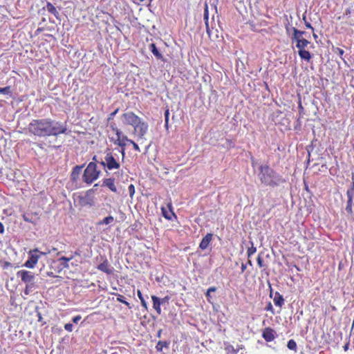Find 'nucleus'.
Returning <instances> with one entry per match:
<instances>
[{
    "label": "nucleus",
    "instance_id": "1",
    "mask_svg": "<svg viewBox=\"0 0 354 354\" xmlns=\"http://www.w3.org/2000/svg\"><path fill=\"white\" fill-rule=\"evenodd\" d=\"M28 129L30 133L39 137L57 136L67 131L66 122L62 123L51 118L33 120Z\"/></svg>",
    "mask_w": 354,
    "mask_h": 354
},
{
    "label": "nucleus",
    "instance_id": "2",
    "mask_svg": "<svg viewBox=\"0 0 354 354\" xmlns=\"http://www.w3.org/2000/svg\"><path fill=\"white\" fill-rule=\"evenodd\" d=\"M258 176L262 184L272 187L279 186L286 182L285 179L280 174L268 165L259 167Z\"/></svg>",
    "mask_w": 354,
    "mask_h": 354
},
{
    "label": "nucleus",
    "instance_id": "3",
    "mask_svg": "<svg viewBox=\"0 0 354 354\" xmlns=\"http://www.w3.org/2000/svg\"><path fill=\"white\" fill-rule=\"evenodd\" d=\"M100 174V171L97 169V165L91 162L87 165L82 175V180L86 184H91L97 180Z\"/></svg>",
    "mask_w": 354,
    "mask_h": 354
},
{
    "label": "nucleus",
    "instance_id": "4",
    "mask_svg": "<svg viewBox=\"0 0 354 354\" xmlns=\"http://www.w3.org/2000/svg\"><path fill=\"white\" fill-rule=\"evenodd\" d=\"M347 201L345 210L348 215H353L354 185L346 191Z\"/></svg>",
    "mask_w": 354,
    "mask_h": 354
},
{
    "label": "nucleus",
    "instance_id": "5",
    "mask_svg": "<svg viewBox=\"0 0 354 354\" xmlns=\"http://www.w3.org/2000/svg\"><path fill=\"white\" fill-rule=\"evenodd\" d=\"M17 276L20 277L21 281L26 284L35 285V277L34 273L27 270H19L17 273Z\"/></svg>",
    "mask_w": 354,
    "mask_h": 354
},
{
    "label": "nucleus",
    "instance_id": "6",
    "mask_svg": "<svg viewBox=\"0 0 354 354\" xmlns=\"http://www.w3.org/2000/svg\"><path fill=\"white\" fill-rule=\"evenodd\" d=\"M122 117L124 124L131 125L133 127L139 122V120H140L138 115L131 111L123 113Z\"/></svg>",
    "mask_w": 354,
    "mask_h": 354
},
{
    "label": "nucleus",
    "instance_id": "7",
    "mask_svg": "<svg viewBox=\"0 0 354 354\" xmlns=\"http://www.w3.org/2000/svg\"><path fill=\"white\" fill-rule=\"evenodd\" d=\"M106 160V168L109 170L118 169L120 167V164L111 152H107L104 157Z\"/></svg>",
    "mask_w": 354,
    "mask_h": 354
},
{
    "label": "nucleus",
    "instance_id": "8",
    "mask_svg": "<svg viewBox=\"0 0 354 354\" xmlns=\"http://www.w3.org/2000/svg\"><path fill=\"white\" fill-rule=\"evenodd\" d=\"M38 250L35 249L29 252L28 259L25 262L24 266L29 268H32L37 263L39 256L37 254Z\"/></svg>",
    "mask_w": 354,
    "mask_h": 354
},
{
    "label": "nucleus",
    "instance_id": "9",
    "mask_svg": "<svg viewBox=\"0 0 354 354\" xmlns=\"http://www.w3.org/2000/svg\"><path fill=\"white\" fill-rule=\"evenodd\" d=\"M133 127L135 132H136L138 136L142 138L147 132L148 124L140 119L139 122H138Z\"/></svg>",
    "mask_w": 354,
    "mask_h": 354
},
{
    "label": "nucleus",
    "instance_id": "10",
    "mask_svg": "<svg viewBox=\"0 0 354 354\" xmlns=\"http://www.w3.org/2000/svg\"><path fill=\"white\" fill-rule=\"evenodd\" d=\"M115 133L117 135V140L115 141V144L118 145L120 147H122V150L120 151L121 153L122 154V158H124L125 156V151H124V146H125V140H123V136H124L122 131L118 129V128H115Z\"/></svg>",
    "mask_w": 354,
    "mask_h": 354
},
{
    "label": "nucleus",
    "instance_id": "11",
    "mask_svg": "<svg viewBox=\"0 0 354 354\" xmlns=\"http://www.w3.org/2000/svg\"><path fill=\"white\" fill-rule=\"evenodd\" d=\"M101 186L108 187L113 192H118V189L115 185L114 178H104Z\"/></svg>",
    "mask_w": 354,
    "mask_h": 354
},
{
    "label": "nucleus",
    "instance_id": "12",
    "mask_svg": "<svg viewBox=\"0 0 354 354\" xmlns=\"http://www.w3.org/2000/svg\"><path fill=\"white\" fill-rule=\"evenodd\" d=\"M275 333L272 328L267 327L263 330L262 337L266 342H271L274 339Z\"/></svg>",
    "mask_w": 354,
    "mask_h": 354
},
{
    "label": "nucleus",
    "instance_id": "13",
    "mask_svg": "<svg viewBox=\"0 0 354 354\" xmlns=\"http://www.w3.org/2000/svg\"><path fill=\"white\" fill-rule=\"evenodd\" d=\"M84 167V165L83 164L82 165H76L75 167H73L71 174V180L73 182H76L79 179V176Z\"/></svg>",
    "mask_w": 354,
    "mask_h": 354
},
{
    "label": "nucleus",
    "instance_id": "14",
    "mask_svg": "<svg viewBox=\"0 0 354 354\" xmlns=\"http://www.w3.org/2000/svg\"><path fill=\"white\" fill-rule=\"evenodd\" d=\"M213 234L212 233H207L202 239L201 242L200 243L199 248L201 250H205L208 248L210 242L212 240Z\"/></svg>",
    "mask_w": 354,
    "mask_h": 354
},
{
    "label": "nucleus",
    "instance_id": "15",
    "mask_svg": "<svg viewBox=\"0 0 354 354\" xmlns=\"http://www.w3.org/2000/svg\"><path fill=\"white\" fill-rule=\"evenodd\" d=\"M291 30H292V34L291 35L292 42H294V40L304 39L303 36L306 35L305 31L299 30L295 27H292Z\"/></svg>",
    "mask_w": 354,
    "mask_h": 354
},
{
    "label": "nucleus",
    "instance_id": "16",
    "mask_svg": "<svg viewBox=\"0 0 354 354\" xmlns=\"http://www.w3.org/2000/svg\"><path fill=\"white\" fill-rule=\"evenodd\" d=\"M91 194H87V191L86 192V194H85V196H83V197H80V203L82 206H86V205H90V206H92L93 205V198L91 196Z\"/></svg>",
    "mask_w": 354,
    "mask_h": 354
},
{
    "label": "nucleus",
    "instance_id": "17",
    "mask_svg": "<svg viewBox=\"0 0 354 354\" xmlns=\"http://www.w3.org/2000/svg\"><path fill=\"white\" fill-rule=\"evenodd\" d=\"M149 48L151 52L153 53V55L156 57V59L160 60L164 59L162 55L160 53L159 50L158 49L155 44L152 43L149 44Z\"/></svg>",
    "mask_w": 354,
    "mask_h": 354
},
{
    "label": "nucleus",
    "instance_id": "18",
    "mask_svg": "<svg viewBox=\"0 0 354 354\" xmlns=\"http://www.w3.org/2000/svg\"><path fill=\"white\" fill-rule=\"evenodd\" d=\"M151 299L153 301V307L156 310L158 315L161 314V308H160V299L155 295L151 296Z\"/></svg>",
    "mask_w": 354,
    "mask_h": 354
},
{
    "label": "nucleus",
    "instance_id": "19",
    "mask_svg": "<svg viewBox=\"0 0 354 354\" xmlns=\"http://www.w3.org/2000/svg\"><path fill=\"white\" fill-rule=\"evenodd\" d=\"M109 262L107 259H105L102 263H101L97 266V269L108 274H110L112 273V270L109 269Z\"/></svg>",
    "mask_w": 354,
    "mask_h": 354
},
{
    "label": "nucleus",
    "instance_id": "20",
    "mask_svg": "<svg viewBox=\"0 0 354 354\" xmlns=\"http://www.w3.org/2000/svg\"><path fill=\"white\" fill-rule=\"evenodd\" d=\"M273 301L274 304L279 307H281L284 304V299L283 296L278 292H275Z\"/></svg>",
    "mask_w": 354,
    "mask_h": 354
},
{
    "label": "nucleus",
    "instance_id": "21",
    "mask_svg": "<svg viewBox=\"0 0 354 354\" xmlns=\"http://www.w3.org/2000/svg\"><path fill=\"white\" fill-rule=\"evenodd\" d=\"M294 41L297 42L296 47L299 48V50L305 49V48L310 44V42L305 38L294 40Z\"/></svg>",
    "mask_w": 354,
    "mask_h": 354
},
{
    "label": "nucleus",
    "instance_id": "22",
    "mask_svg": "<svg viewBox=\"0 0 354 354\" xmlns=\"http://www.w3.org/2000/svg\"><path fill=\"white\" fill-rule=\"evenodd\" d=\"M298 54L301 59L309 62L312 57L310 53L305 49L298 51Z\"/></svg>",
    "mask_w": 354,
    "mask_h": 354
},
{
    "label": "nucleus",
    "instance_id": "23",
    "mask_svg": "<svg viewBox=\"0 0 354 354\" xmlns=\"http://www.w3.org/2000/svg\"><path fill=\"white\" fill-rule=\"evenodd\" d=\"M46 9L50 13L53 14L57 19H59V12L55 8V7L51 3L47 2Z\"/></svg>",
    "mask_w": 354,
    "mask_h": 354
},
{
    "label": "nucleus",
    "instance_id": "24",
    "mask_svg": "<svg viewBox=\"0 0 354 354\" xmlns=\"http://www.w3.org/2000/svg\"><path fill=\"white\" fill-rule=\"evenodd\" d=\"M162 216L167 220H171L172 216H174L176 218V216L175 215V214L173 212V211L171 209H170V211L169 212L166 209V208L162 207Z\"/></svg>",
    "mask_w": 354,
    "mask_h": 354
},
{
    "label": "nucleus",
    "instance_id": "25",
    "mask_svg": "<svg viewBox=\"0 0 354 354\" xmlns=\"http://www.w3.org/2000/svg\"><path fill=\"white\" fill-rule=\"evenodd\" d=\"M169 342H167V341H159L156 346V349L158 351H162V349L163 348H169Z\"/></svg>",
    "mask_w": 354,
    "mask_h": 354
},
{
    "label": "nucleus",
    "instance_id": "26",
    "mask_svg": "<svg viewBox=\"0 0 354 354\" xmlns=\"http://www.w3.org/2000/svg\"><path fill=\"white\" fill-rule=\"evenodd\" d=\"M35 215H34L32 213H26L23 214V218L25 221L31 223L33 224L36 223V221L34 218Z\"/></svg>",
    "mask_w": 354,
    "mask_h": 354
},
{
    "label": "nucleus",
    "instance_id": "27",
    "mask_svg": "<svg viewBox=\"0 0 354 354\" xmlns=\"http://www.w3.org/2000/svg\"><path fill=\"white\" fill-rule=\"evenodd\" d=\"M114 218L112 216H109L105 217L104 219L100 221L97 225H109L113 222Z\"/></svg>",
    "mask_w": 354,
    "mask_h": 354
},
{
    "label": "nucleus",
    "instance_id": "28",
    "mask_svg": "<svg viewBox=\"0 0 354 354\" xmlns=\"http://www.w3.org/2000/svg\"><path fill=\"white\" fill-rule=\"evenodd\" d=\"M73 259V257H62L59 259V261H61V265L65 268H68V261H70Z\"/></svg>",
    "mask_w": 354,
    "mask_h": 354
},
{
    "label": "nucleus",
    "instance_id": "29",
    "mask_svg": "<svg viewBox=\"0 0 354 354\" xmlns=\"http://www.w3.org/2000/svg\"><path fill=\"white\" fill-rule=\"evenodd\" d=\"M216 290H217V288L214 287V286L210 287L207 289V290L205 293V297H206L207 300L209 302H211V299H212V297L211 296L212 292H216Z\"/></svg>",
    "mask_w": 354,
    "mask_h": 354
},
{
    "label": "nucleus",
    "instance_id": "30",
    "mask_svg": "<svg viewBox=\"0 0 354 354\" xmlns=\"http://www.w3.org/2000/svg\"><path fill=\"white\" fill-rule=\"evenodd\" d=\"M115 295L118 296V297H117L118 301L125 304L129 309L131 308L130 304L125 300V298L124 297V296H122L121 295H118V294H115Z\"/></svg>",
    "mask_w": 354,
    "mask_h": 354
},
{
    "label": "nucleus",
    "instance_id": "31",
    "mask_svg": "<svg viewBox=\"0 0 354 354\" xmlns=\"http://www.w3.org/2000/svg\"><path fill=\"white\" fill-rule=\"evenodd\" d=\"M287 347L291 350V351H297V343L294 340V339H290L288 342V344H287Z\"/></svg>",
    "mask_w": 354,
    "mask_h": 354
},
{
    "label": "nucleus",
    "instance_id": "32",
    "mask_svg": "<svg viewBox=\"0 0 354 354\" xmlns=\"http://www.w3.org/2000/svg\"><path fill=\"white\" fill-rule=\"evenodd\" d=\"M0 93L3 94V95H12L11 87L10 86H6L3 88L0 87Z\"/></svg>",
    "mask_w": 354,
    "mask_h": 354
},
{
    "label": "nucleus",
    "instance_id": "33",
    "mask_svg": "<svg viewBox=\"0 0 354 354\" xmlns=\"http://www.w3.org/2000/svg\"><path fill=\"white\" fill-rule=\"evenodd\" d=\"M137 293H138V297H139V299H140V302H141L142 306H143L146 310H147V302H146L145 299H144V297H143V296H142V294L141 291L138 290V292H137Z\"/></svg>",
    "mask_w": 354,
    "mask_h": 354
},
{
    "label": "nucleus",
    "instance_id": "34",
    "mask_svg": "<svg viewBox=\"0 0 354 354\" xmlns=\"http://www.w3.org/2000/svg\"><path fill=\"white\" fill-rule=\"evenodd\" d=\"M123 140H125L129 143L131 144L133 147V149L137 151H140V149L139 148V146L133 140L129 139L127 136H123Z\"/></svg>",
    "mask_w": 354,
    "mask_h": 354
},
{
    "label": "nucleus",
    "instance_id": "35",
    "mask_svg": "<svg viewBox=\"0 0 354 354\" xmlns=\"http://www.w3.org/2000/svg\"><path fill=\"white\" fill-rule=\"evenodd\" d=\"M35 285L26 284V288L24 289V294L26 295H28L31 292H32V288Z\"/></svg>",
    "mask_w": 354,
    "mask_h": 354
},
{
    "label": "nucleus",
    "instance_id": "36",
    "mask_svg": "<svg viewBox=\"0 0 354 354\" xmlns=\"http://www.w3.org/2000/svg\"><path fill=\"white\" fill-rule=\"evenodd\" d=\"M40 274L41 275H43L44 277L45 276H49V277H57V276H55L53 272H51V271H45L44 270V268H41L40 269Z\"/></svg>",
    "mask_w": 354,
    "mask_h": 354
},
{
    "label": "nucleus",
    "instance_id": "37",
    "mask_svg": "<svg viewBox=\"0 0 354 354\" xmlns=\"http://www.w3.org/2000/svg\"><path fill=\"white\" fill-rule=\"evenodd\" d=\"M302 19L304 21L306 27L309 28V29H311L313 31H314V28L311 26V24L306 19V14L303 15Z\"/></svg>",
    "mask_w": 354,
    "mask_h": 354
},
{
    "label": "nucleus",
    "instance_id": "38",
    "mask_svg": "<svg viewBox=\"0 0 354 354\" xmlns=\"http://www.w3.org/2000/svg\"><path fill=\"white\" fill-rule=\"evenodd\" d=\"M257 251V249L255 247L253 246V245H252L251 248H249L248 250V258H250L254 253H255Z\"/></svg>",
    "mask_w": 354,
    "mask_h": 354
},
{
    "label": "nucleus",
    "instance_id": "39",
    "mask_svg": "<svg viewBox=\"0 0 354 354\" xmlns=\"http://www.w3.org/2000/svg\"><path fill=\"white\" fill-rule=\"evenodd\" d=\"M333 50L335 53L337 54L338 55H339L340 57H342L344 53V51L343 49L342 48H333Z\"/></svg>",
    "mask_w": 354,
    "mask_h": 354
},
{
    "label": "nucleus",
    "instance_id": "40",
    "mask_svg": "<svg viewBox=\"0 0 354 354\" xmlns=\"http://www.w3.org/2000/svg\"><path fill=\"white\" fill-rule=\"evenodd\" d=\"M203 18H204V20H205V23H209L208 22L209 14H208V9H207V5L205 6V11H204V15H203Z\"/></svg>",
    "mask_w": 354,
    "mask_h": 354
},
{
    "label": "nucleus",
    "instance_id": "41",
    "mask_svg": "<svg viewBox=\"0 0 354 354\" xmlns=\"http://www.w3.org/2000/svg\"><path fill=\"white\" fill-rule=\"evenodd\" d=\"M128 191L129 193L130 196L132 198L133 194H135V187L133 185H130L128 187Z\"/></svg>",
    "mask_w": 354,
    "mask_h": 354
},
{
    "label": "nucleus",
    "instance_id": "42",
    "mask_svg": "<svg viewBox=\"0 0 354 354\" xmlns=\"http://www.w3.org/2000/svg\"><path fill=\"white\" fill-rule=\"evenodd\" d=\"M98 186H99L98 183L95 184L93 186V188H91V189H88L87 191V194H92L93 193H94L97 189Z\"/></svg>",
    "mask_w": 354,
    "mask_h": 354
},
{
    "label": "nucleus",
    "instance_id": "43",
    "mask_svg": "<svg viewBox=\"0 0 354 354\" xmlns=\"http://www.w3.org/2000/svg\"><path fill=\"white\" fill-rule=\"evenodd\" d=\"M73 328V325L71 323H67L64 325V328L67 331H69V332L72 331Z\"/></svg>",
    "mask_w": 354,
    "mask_h": 354
},
{
    "label": "nucleus",
    "instance_id": "44",
    "mask_svg": "<svg viewBox=\"0 0 354 354\" xmlns=\"http://www.w3.org/2000/svg\"><path fill=\"white\" fill-rule=\"evenodd\" d=\"M265 310H267V311H270V312H272V314H274L272 305V304L270 302H269L267 306L265 308Z\"/></svg>",
    "mask_w": 354,
    "mask_h": 354
},
{
    "label": "nucleus",
    "instance_id": "45",
    "mask_svg": "<svg viewBox=\"0 0 354 354\" xmlns=\"http://www.w3.org/2000/svg\"><path fill=\"white\" fill-rule=\"evenodd\" d=\"M257 264L258 266L260 267V268H262L263 267V259H261V256L259 255L257 259Z\"/></svg>",
    "mask_w": 354,
    "mask_h": 354
},
{
    "label": "nucleus",
    "instance_id": "46",
    "mask_svg": "<svg viewBox=\"0 0 354 354\" xmlns=\"http://www.w3.org/2000/svg\"><path fill=\"white\" fill-rule=\"evenodd\" d=\"M36 312H37V316L38 317V322H42V317L40 312L38 311V307H36Z\"/></svg>",
    "mask_w": 354,
    "mask_h": 354
},
{
    "label": "nucleus",
    "instance_id": "47",
    "mask_svg": "<svg viewBox=\"0 0 354 354\" xmlns=\"http://www.w3.org/2000/svg\"><path fill=\"white\" fill-rule=\"evenodd\" d=\"M82 319V317L80 315H77L74 317L72 319L73 322L75 324H77L78 322Z\"/></svg>",
    "mask_w": 354,
    "mask_h": 354
},
{
    "label": "nucleus",
    "instance_id": "48",
    "mask_svg": "<svg viewBox=\"0 0 354 354\" xmlns=\"http://www.w3.org/2000/svg\"><path fill=\"white\" fill-rule=\"evenodd\" d=\"M165 120H169V109H167L165 111Z\"/></svg>",
    "mask_w": 354,
    "mask_h": 354
},
{
    "label": "nucleus",
    "instance_id": "49",
    "mask_svg": "<svg viewBox=\"0 0 354 354\" xmlns=\"http://www.w3.org/2000/svg\"><path fill=\"white\" fill-rule=\"evenodd\" d=\"M169 297L168 296L167 297H165L164 298L162 299H160V303L161 304H163L165 303H167L169 301Z\"/></svg>",
    "mask_w": 354,
    "mask_h": 354
},
{
    "label": "nucleus",
    "instance_id": "50",
    "mask_svg": "<svg viewBox=\"0 0 354 354\" xmlns=\"http://www.w3.org/2000/svg\"><path fill=\"white\" fill-rule=\"evenodd\" d=\"M205 27H206V32L209 36L210 35V28L209 26V23H205Z\"/></svg>",
    "mask_w": 354,
    "mask_h": 354
},
{
    "label": "nucleus",
    "instance_id": "51",
    "mask_svg": "<svg viewBox=\"0 0 354 354\" xmlns=\"http://www.w3.org/2000/svg\"><path fill=\"white\" fill-rule=\"evenodd\" d=\"M351 10L350 8H348L346 10L344 15L346 16H349L351 15Z\"/></svg>",
    "mask_w": 354,
    "mask_h": 354
},
{
    "label": "nucleus",
    "instance_id": "52",
    "mask_svg": "<svg viewBox=\"0 0 354 354\" xmlns=\"http://www.w3.org/2000/svg\"><path fill=\"white\" fill-rule=\"evenodd\" d=\"M298 108H299V112H300V113H301V112L304 111V107H303V106H302V104H301V101H299V102Z\"/></svg>",
    "mask_w": 354,
    "mask_h": 354
},
{
    "label": "nucleus",
    "instance_id": "53",
    "mask_svg": "<svg viewBox=\"0 0 354 354\" xmlns=\"http://www.w3.org/2000/svg\"><path fill=\"white\" fill-rule=\"evenodd\" d=\"M4 232V226L2 223L0 222V234H3Z\"/></svg>",
    "mask_w": 354,
    "mask_h": 354
},
{
    "label": "nucleus",
    "instance_id": "54",
    "mask_svg": "<svg viewBox=\"0 0 354 354\" xmlns=\"http://www.w3.org/2000/svg\"><path fill=\"white\" fill-rule=\"evenodd\" d=\"M291 28L292 27H289V26H286V32L287 33L290 35V32H292V30H291Z\"/></svg>",
    "mask_w": 354,
    "mask_h": 354
},
{
    "label": "nucleus",
    "instance_id": "55",
    "mask_svg": "<svg viewBox=\"0 0 354 354\" xmlns=\"http://www.w3.org/2000/svg\"><path fill=\"white\" fill-rule=\"evenodd\" d=\"M241 268V272H243L246 269V264L242 263Z\"/></svg>",
    "mask_w": 354,
    "mask_h": 354
},
{
    "label": "nucleus",
    "instance_id": "56",
    "mask_svg": "<svg viewBox=\"0 0 354 354\" xmlns=\"http://www.w3.org/2000/svg\"><path fill=\"white\" fill-rule=\"evenodd\" d=\"M165 127L167 130L169 129V120H165Z\"/></svg>",
    "mask_w": 354,
    "mask_h": 354
},
{
    "label": "nucleus",
    "instance_id": "57",
    "mask_svg": "<svg viewBox=\"0 0 354 354\" xmlns=\"http://www.w3.org/2000/svg\"><path fill=\"white\" fill-rule=\"evenodd\" d=\"M351 179H352V182H351V185H350L348 188H351L352 186L354 185V174L352 175Z\"/></svg>",
    "mask_w": 354,
    "mask_h": 354
},
{
    "label": "nucleus",
    "instance_id": "58",
    "mask_svg": "<svg viewBox=\"0 0 354 354\" xmlns=\"http://www.w3.org/2000/svg\"><path fill=\"white\" fill-rule=\"evenodd\" d=\"M100 165H102L104 167H106V160H102L101 162H100Z\"/></svg>",
    "mask_w": 354,
    "mask_h": 354
},
{
    "label": "nucleus",
    "instance_id": "59",
    "mask_svg": "<svg viewBox=\"0 0 354 354\" xmlns=\"http://www.w3.org/2000/svg\"><path fill=\"white\" fill-rule=\"evenodd\" d=\"M348 346H349V343L346 344L344 346V350L345 351H346L348 349Z\"/></svg>",
    "mask_w": 354,
    "mask_h": 354
},
{
    "label": "nucleus",
    "instance_id": "60",
    "mask_svg": "<svg viewBox=\"0 0 354 354\" xmlns=\"http://www.w3.org/2000/svg\"><path fill=\"white\" fill-rule=\"evenodd\" d=\"M162 332V329H160L158 331V333H157V337H161V333Z\"/></svg>",
    "mask_w": 354,
    "mask_h": 354
},
{
    "label": "nucleus",
    "instance_id": "61",
    "mask_svg": "<svg viewBox=\"0 0 354 354\" xmlns=\"http://www.w3.org/2000/svg\"><path fill=\"white\" fill-rule=\"evenodd\" d=\"M93 162H97L96 156H93Z\"/></svg>",
    "mask_w": 354,
    "mask_h": 354
},
{
    "label": "nucleus",
    "instance_id": "62",
    "mask_svg": "<svg viewBox=\"0 0 354 354\" xmlns=\"http://www.w3.org/2000/svg\"><path fill=\"white\" fill-rule=\"evenodd\" d=\"M118 109H116L114 112H113L111 115L113 116L114 115H115V113L118 112Z\"/></svg>",
    "mask_w": 354,
    "mask_h": 354
},
{
    "label": "nucleus",
    "instance_id": "63",
    "mask_svg": "<svg viewBox=\"0 0 354 354\" xmlns=\"http://www.w3.org/2000/svg\"><path fill=\"white\" fill-rule=\"evenodd\" d=\"M313 37L316 39L317 38V35L313 32Z\"/></svg>",
    "mask_w": 354,
    "mask_h": 354
},
{
    "label": "nucleus",
    "instance_id": "64",
    "mask_svg": "<svg viewBox=\"0 0 354 354\" xmlns=\"http://www.w3.org/2000/svg\"><path fill=\"white\" fill-rule=\"evenodd\" d=\"M248 263L250 266H252V261H251L250 259L248 260Z\"/></svg>",
    "mask_w": 354,
    "mask_h": 354
}]
</instances>
